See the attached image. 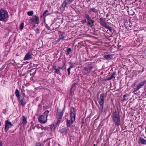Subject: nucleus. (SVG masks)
<instances>
[{"label":"nucleus","mask_w":146,"mask_h":146,"mask_svg":"<svg viewBox=\"0 0 146 146\" xmlns=\"http://www.w3.org/2000/svg\"><path fill=\"white\" fill-rule=\"evenodd\" d=\"M111 117L113 121L115 123V125L119 126L120 124V115L117 111L113 112L111 114Z\"/></svg>","instance_id":"f257e3e1"},{"label":"nucleus","mask_w":146,"mask_h":146,"mask_svg":"<svg viewBox=\"0 0 146 146\" xmlns=\"http://www.w3.org/2000/svg\"><path fill=\"white\" fill-rule=\"evenodd\" d=\"M49 113L48 110L46 111L42 114L39 116L38 118L39 121L42 123H46L47 120V117Z\"/></svg>","instance_id":"f03ea898"},{"label":"nucleus","mask_w":146,"mask_h":146,"mask_svg":"<svg viewBox=\"0 0 146 146\" xmlns=\"http://www.w3.org/2000/svg\"><path fill=\"white\" fill-rule=\"evenodd\" d=\"M63 108L62 110L60 111L58 108L56 115V118L57 119V121L56 123V125H59L61 122L63 114Z\"/></svg>","instance_id":"7ed1b4c3"},{"label":"nucleus","mask_w":146,"mask_h":146,"mask_svg":"<svg viewBox=\"0 0 146 146\" xmlns=\"http://www.w3.org/2000/svg\"><path fill=\"white\" fill-rule=\"evenodd\" d=\"M8 13L6 10L1 9L0 10V21H5V19L8 17Z\"/></svg>","instance_id":"20e7f679"},{"label":"nucleus","mask_w":146,"mask_h":146,"mask_svg":"<svg viewBox=\"0 0 146 146\" xmlns=\"http://www.w3.org/2000/svg\"><path fill=\"white\" fill-rule=\"evenodd\" d=\"M85 17L87 20L88 24L91 27H93L94 26V20H92L90 16L88 14H85Z\"/></svg>","instance_id":"39448f33"},{"label":"nucleus","mask_w":146,"mask_h":146,"mask_svg":"<svg viewBox=\"0 0 146 146\" xmlns=\"http://www.w3.org/2000/svg\"><path fill=\"white\" fill-rule=\"evenodd\" d=\"M13 126V125L11 122L9 121L8 120H6L5 122V127L6 131H7L9 128L11 127L12 126Z\"/></svg>","instance_id":"423d86ee"},{"label":"nucleus","mask_w":146,"mask_h":146,"mask_svg":"<svg viewBox=\"0 0 146 146\" xmlns=\"http://www.w3.org/2000/svg\"><path fill=\"white\" fill-rule=\"evenodd\" d=\"M145 81H144L139 83L137 86L136 88H134L133 92H135L137 91L140 89L142 86H143L145 84Z\"/></svg>","instance_id":"0eeeda50"},{"label":"nucleus","mask_w":146,"mask_h":146,"mask_svg":"<svg viewBox=\"0 0 146 146\" xmlns=\"http://www.w3.org/2000/svg\"><path fill=\"white\" fill-rule=\"evenodd\" d=\"M99 20L100 22H99V23L102 27H104L107 25L105 21V19H104L103 18H100Z\"/></svg>","instance_id":"6e6552de"},{"label":"nucleus","mask_w":146,"mask_h":146,"mask_svg":"<svg viewBox=\"0 0 146 146\" xmlns=\"http://www.w3.org/2000/svg\"><path fill=\"white\" fill-rule=\"evenodd\" d=\"M104 93H102L100 94V99L98 101L99 104H104Z\"/></svg>","instance_id":"1a4fd4ad"},{"label":"nucleus","mask_w":146,"mask_h":146,"mask_svg":"<svg viewBox=\"0 0 146 146\" xmlns=\"http://www.w3.org/2000/svg\"><path fill=\"white\" fill-rule=\"evenodd\" d=\"M31 20L32 22H35L37 24H38L39 23V18L36 16H35L34 17L32 18Z\"/></svg>","instance_id":"9d476101"},{"label":"nucleus","mask_w":146,"mask_h":146,"mask_svg":"<svg viewBox=\"0 0 146 146\" xmlns=\"http://www.w3.org/2000/svg\"><path fill=\"white\" fill-rule=\"evenodd\" d=\"M32 58L31 55L30 53L28 52L25 55L24 60H29Z\"/></svg>","instance_id":"9b49d317"},{"label":"nucleus","mask_w":146,"mask_h":146,"mask_svg":"<svg viewBox=\"0 0 146 146\" xmlns=\"http://www.w3.org/2000/svg\"><path fill=\"white\" fill-rule=\"evenodd\" d=\"M76 117V114L72 113L70 114L71 122L72 123L75 121Z\"/></svg>","instance_id":"f8f14e48"},{"label":"nucleus","mask_w":146,"mask_h":146,"mask_svg":"<svg viewBox=\"0 0 146 146\" xmlns=\"http://www.w3.org/2000/svg\"><path fill=\"white\" fill-rule=\"evenodd\" d=\"M92 12H94L96 14L98 13V10L95 8H92L90 9L89 10V11H88V13H89L91 14V13Z\"/></svg>","instance_id":"ddd939ff"},{"label":"nucleus","mask_w":146,"mask_h":146,"mask_svg":"<svg viewBox=\"0 0 146 146\" xmlns=\"http://www.w3.org/2000/svg\"><path fill=\"white\" fill-rule=\"evenodd\" d=\"M19 100H20V102L21 103V104L22 105V106L23 107L26 103L25 99L24 97H23L21 100L20 99Z\"/></svg>","instance_id":"4468645a"},{"label":"nucleus","mask_w":146,"mask_h":146,"mask_svg":"<svg viewBox=\"0 0 146 146\" xmlns=\"http://www.w3.org/2000/svg\"><path fill=\"white\" fill-rule=\"evenodd\" d=\"M22 124L25 125H26L27 123V119L26 118L25 116H23L22 117Z\"/></svg>","instance_id":"2eb2a0df"},{"label":"nucleus","mask_w":146,"mask_h":146,"mask_svg":"<svg viewBox=\"0 0 146 146\" xmlns=\"http://www.w3.org/2000/svg\"><path fill=\"white\" fill-rule=\"evenodd\" d=\"M15 95L17 98H18V100L20 99L21 95L20 94L19 90L16 89L15 92Z\"/></svg>","instance_id":"dca6fc26"},{"label":"nucleus","mask_w":146,"mask_h":146,"mask_svg":"<svg viewBox=\"0 0 146 146\" xmlns=\"http://www.w3.org/2000/svg\"><path fill=\"white\" fill-rule=\"evenodd\" d=\"M104 104H99L100 106V110L101 112H105L106 111V110L104 108Z\"/></svg>","instance_id":"f3484780"},{"label":"nucleus","mask_w":146,"mask_h":146,"mask_svg":"<svg viewBox=\"0 0 146 146\" xmlns=\"http://www.w3.org/2000/svg\"><path fill=\"white\" fill-rule=\"evenodd\" d=\"M139 142L142 144L146 145V141L143 138L140 137L139 139Z\"/></svg>","instance_id":"a211bd4d"},{"label":"nucleus","mask_w":146,"mask_h":146,"mask_svg":"<svg viewBox=\"0 0 146 146\" xmlns=\"http://www.w3.org/2000/svg\"><path fill=\"white\" fill-rule=\"evenodd\" d=\"M112 57V56L111 54L105 55L104 56V58L107 60H110L111 59Z\"/></svg>","instance_id":"6ab92c4d"},{"label":"nucleus","mask_w":146,"mask_h":146,"mask_svg":"<svg viewBox=\"0 0 146 146\" xmlns=\"http://www.w3.org/2000/svg\"><path fill=\"white\" fill-rule=\"evenodd\" d=\"M76 111V109L74 107H72L70 108V114H76L75 112Z\"/></svg>","instance_id":"aec40b11"},{"label":"nucleus","mask_w":146,"mask_h":146,"mask_svg":"<svg viewBox=\"0 0 146 146\" xmlns=\"http://www.w3.org/2000/svg\"><path fill=\"white\" fill-rule=\"evenodd\" d=\"M60 132L61 133H66L67 132L66 129V127L62 128L60 130Z\"/></svg>","instance_id":"412c9836"},{"label":"nucleus","mask_w":146,"mask_h":146,"mask_svg":"<svg viewBox=\"0 0 146 146\" xmlns=\"http://www.w3.org/2000/svg\"><path fill=\"white\" fill-rule=\"evenodd\" d=\"M69 64L70 65V66L69 68L71 69L74 67V65L75 64V63H72L71 62H69Z\"/></svg>","instance_id":"4be33fe9"},{"label":"nucleus","mask_w":146,"mask_h":146,"mask_svg":"<svg viewBox=\"0 0 146 146\" xmlns=\"http://www.w3.org/2000/svg\"><path fill=\"white\" fill-rule=\"evenodd\" d=\"M50 129L53 132L55 131V125L54 124H52L50 127Z\"/></svg>","instance_id":"5701e85b"},{"label":"nucleus","mask_w":146,"mask_h":146,"mask_svg":"<svg viewBox=\"0 0 146 146\" xmlns=\"http://www.w3.org/2000/svg\"><path fill=\"white\" fill-rule=\"evenodd\" d=\"M72 50L71 48H68L67 51H66V55H69L70 53V52L72 51Z\"/></svg>","instance_id":"b1692460"},{"label":"nucleus","mask_w":146,"mask_h":146,"mask_svg":"<svg viewBox=\"0 0 146 146\" xmlns=\"http://www.w3.org/2000/svg\"><path fill=\"white\" fill-rule=\"evenodd\" d=\"M104 27L107 29H108L110 32H112V29L111 28V27H110L109 26V25H108L107 24V25H106V26L105 27Z\"/></svg>","instance_id":"393cba45"},{"label":"nucleus","mask_w":146,"mask_h":146,"mask_svg":"<svg viewBox=\"0 0 146 146\" xmlns=\"http://www.w3.org/2000/svg\"><path fill=\"white\" fill-rule=\"evenodd\" d=\"M70 123L71 122H70V120L69 119H67L66 120V125L68 127H70Z\"/></svg>","instance_id":"a878e982"},{"label":"nucleus","mask_w":146,"mask_h":146,"mask_svg":"<svg viewBox=\"0 0 146 146\" xmlns=\"http://www.w3.org/2000/svg\"><path fill=\"white\" fill-rule=\"evenodd\" d=\"M33 14V11H28L27 12V15L29 16H32Z\"/></svg>","instance_id":"bb28decb"},{"label":"nucleus","mask_w":146,"mask_h":146,"mask_svg":"<svg viewBox=\"0 0 146 146\" xmlns=\"http://www.w3.org/2000/svg\"><path fill=\"white\" fill-rule=\"evenodd\" d=\"M24 25V23H22L21 24L20 26V28L19 29L21 30H22L23 29V27Z\"/></svg>","instance_id":"cd10ccee"},{"label":"nucleus","mask_w":146,"mask_h":146,"mask_svg":"<svg viewBox=\"0 0 146 146\" xmlns=\"http://www.w3.org/2000/svg\"><path fill=\"white\" fill-rule=\"evenodd\" d=\"M67 5V3L65 1L62 3V7H63L65 8Z\"/></svg>","instance_id":"c85d7f7f"},{"label":"nucleus","mask_w":146,"mask_h":146,"mask_svg":"<svg viewBox=\"0 0 146 146\" xmlns=\"http://www.w3.org/2000/svg\"><path fill=\"white\" fill-rule=\"evenodd\" d=\"M48 10H46L43 13L42 15H41L40 16V17H42L43 16H45V15L48 12Z\"/></svg>","instance_id":"c756f323"},{"label":"nucleus","mask_w":146,"mask_h":146,"mask_svg":"<svg viewBox=\"0 0 146 146\" xmlns=\"http://www.w3.org/2000/svg\"><path fill=\"white\" fill-rule=\"evenodd\" d=\"M64 36L63 35H61V36L60 35V38H59V39H62L64 40Z\"/></svg>","instance_id":"7c9ffc66"},{"label":"nucleus","mask_w":146,"mask_h":146,"mask_svg":"<svg viewBox=\"0 0 146 146\" xmlns=\"http://www.w3.org/2000/svg\"><path fill=\"white\" fill-rule=\"evenodd\" d=\"M60 72V70L58 69H55V73L59 74Z\"/></svg>","instance_id":"2f4dec72"},{"label":"nucleus","mask_w":146,"mask_h":146,"mask_svg":"<svg viewBox=\"0 0 146 146\" xmlns=\"http://www.w3.org/2000/svg\"><path fill=\"white\" fill-rule=\"evenodd\" d=\"M115 72L112 74V75L111 77V78H114L115 77L114 76L115 75Z\"/></svg>","instance_id":"473e14b6"},{"label":"nucleus","mask_w":146,"mask_h":146,"mask_svg":"<svg viewBox=\"0 0 146 146\" xmlns=\"http://www.w3.org/2000/svg\"><path fill=\"white\" fill-rule=\"evenodd\" d=\"M35 146H42L41 144L39 143H36L35 144Z\"/></svg>","instance_id":"72a5a7b5"},{"label":"nucleus","mask_w":146,"mask_h":146,"mask_svg":"<svg viewBox=\"0 0 146 146\" xmlns=\"http://www.w3.org/2000/svg\"><path fill=\"white\" fill-rule=\"evenodd\" d=\"M70 69L68 68V69H67V71L68 72V75H69L70 74Z\"/></svg>","instance_id":"f704fd0d"},{"label":"nucleus","mask_w":146,"mask_h":146,"mask_svg":"<svg viewBox=\"0 0 146 146\" xmlns=\"http://www.w3.org/2000/svg\"><path fill=\"white\" fill-rule=\"evenodd\" d=\"M88 70H92L93 68V67L92 66H88Z\"/></svg>","instance_id":"c9c22d12"},{"label":"nucleus","mask_w":146,"mask_h":146,"mask_svg":"<svg viewBox=\"0 0 146 146\" xmlns=\"http://www.w3.org/2000/svg\"><path fill=\"white\" fill-rule=\"evenodd\" d=\"M112 79V78H111V77H109L108 78L106 79L105 81L110 80H111Z\"/></svg>","instance_id":"e433bc0d"},{"label":"nucleus","mask_w":146,"mask_h":146,"mask_svg":"<svg viewBox=\"0 0 146 146\" xmlns=\"http://www.w3.org/2000/svg\"><path fill=\"white\" fill-rule=\"evenodd\" d=\"M66 66H62V67L61 68H59L60 69H62V70H64V69H66Z\"/></svg>","instance_id":"4c0bfd02"},{"label":"nucleus","mask_w":146,"mask_h":146,"mask_svg":"<svg viewBox=\"0 0 146 146\" xmlns=\"http://www.w3.org/2000/svg\"><path fill=\"white\" fill-rule=\"evenodd\" d=\"M36 30V34H37L39 33V29H37Z\"/></svg>","instance_id":"58836bf2"},{"label":"nucleus","mask_w":146,"mask_h":146,"mask_svg":"<svg viewBox=\"0 0 146 146\" xmlns=\"http://www.w3.org/2000/svg\"><path fill=\"white\" fill-rule=\"evenodd\" d=\"M84 69L85 70H86L87 71H88V67H87L84 68Z\"/></svg>","instance_id":"ea45409f"},{"label":"nucleus","mask_w":146,"mask_h":146,"mask_svg":"<svg viewBox=\"0 0 146 146\" xmlns=\"http://www.w3.org/2000/svg\"><path fill=\"white\" fill-rule=\"evenodd\" d=\"M36 70L35 72H34L32 74L33 76L35 74H36ZM32 74L31 73L30 75H31Z\"/></svg>","instance_id":"a19ab883"},{"label":"nucleus","mask_w":146,"mask_h":146,"mask_svg":"<svg viewBox=\"0 0 146 146\" xmlns=\"http://www.w3.org/2000/svg\"><path fill=\"white\" fill-rule=\"evenodd\" d=\"M82 22L83 23H86V20H83L82 21Z\"/></svg>","instance_id":"79ce46f5"},{"label":"nucleus","mask_w":146,"mask_h":146,"mask_svg":"<svg viewBox=\"0 0 146 146\" xmlns=\"http://www.w3.org/2000/svg\"><path fill=\"white\" fill-rule=\"evenodd\" d=\"M73 1V0H68V2L69 3H71Z\"/></svg>","instance_id":"37998d69"},{"label":"nucleus","mask_w":146,"mask_h":146,"mask_svg":"<svg viewBox=\"0 0 146 146\" xmlns=\"http://www.w3.org/2000/svg\"><path fill=\"white\" fill-rule=\"evenodd\" d=\"M126 100V99L125 98H123V99L121 100V102H124Z\"/></svg>","instance_id":"c03bdc74"},{"label":"nucleus","mask_w":146,"mask_h":146,"mask_svg":"<svg viewBox=\"0 0 146 146\" xmlns=\"http://www.w3.org/2000/svg\"><path fill=\"white\" fill-rule=\"evenodd\" d=\"M56 31L55 30V31ZM56 33L57 32L58 33V34H59L61 33V32L60 31H58L57 30H56Z\"/></svg>","instance_id":"a18cd8bd"},{"label":"nucleus","mask_w":146,"mask_h":146,"mask_svg":"<svg viewBox=\"0 0 146 146\" xmlns=\"http://www.w3.org/2000/svg\"><path fill=\"white\" fill-rule=\"evenodd\" d=\"M3 144L2 141H0V146H2Z\"/></svg>","instance_id":"49530a36"},{"label":"nucleus","mask_w":146,"mask_h":146,"mask_svg":"<svg viewBox=\"0 0 146 146\" xmlns=\"http://www.w3.org/2000/svg\"><path fill=\"white\" fill-rule=\"evenodd\" d=\"M127 96V95L126 94H125L123 96V98H125V97Z\"/></svg>","instance_id":"de8ad7c7"},{"label":"nucleus","mask_w":146,"mask_h":146,"mask_svg":"<svg viewBox=\"0 0 146 146\" xmlns=\"http://www.w3.org/2000/svg\"><path fill=\"white\" fill-rule=\"evenodd\" d=\"M74 86V85H72V87H71V89H72V88H73V87Z\"/></svg>","instance_id":"09e8293b"},{"label":"nucleus","mask_w":146,"mask_h":146,"mask_svg":"<svg viewBox=\"0 0 146 146\" xmlns=\"http://www.w3.org/2000/svg\"><path fill=\"white\" fill-rule=\"evenodd\" d=\"M24 91V90H21V92H23V91Z\"/></svg>","instance_id":"8fccbe9b"},{"label":"nucleus","mask_w":146,"mask_h":146,"mask_svg":"<svg viewBox=\"0 0 146 146\" xmlns=\"http://www.w3.org/2000/svg\"><path fill=\"white\" fill-rule=\"evenodd\" d=\"M108 15H108V14H107L106 15V17H108Z\"/></svg>","instance_id":"3c124183"},{"label":"nucleus","mask_w":146,"mask_h":146,"mask_svg":"<svg viewBox=\"0 0 146 146\" xmlns=\"http://www.w3.org/2000/svg\"><path fill=\"white\" fill-rule=\"evenodd\" d=\"M54 68V69H55V66H54L52 68Z\"/></svg>","instance_id":"603ef678"},{"label":"nucleus","mask_w":146,"mask_h":146,"mask_svg":"<svg viewBox=\"0 0 146 146\" xmlns=\"http://www.w3.org/2000/svg\"><path fill=\"white\" fill-rule=\"evenodd\" d=\"M54 144H55V142H54Z\"/></svg>","instance_id":"864d4df0"},{"label":"nucleus","mask_w":146,"mask_h":146,"mask_svg":"<svg viewBox=\"0 0 146 146\" xmlns=\"http://www.w3.org/2000/svg\"><path fill=\"white\" fill-rule=\"evenodd\" d=\"M145 86H146V85H145Z\"/></svg>","instance_id":"5fc2aeb1"}]
</instances>
